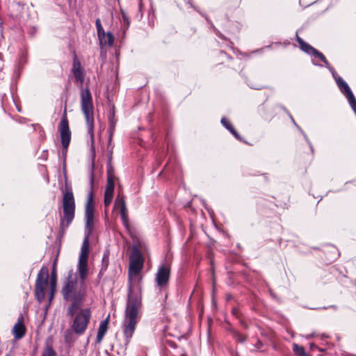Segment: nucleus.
I'll list each match as a JSON object with an SVG mask.
<instances>
[{"mask_svg":"<svg viewBox=\"0 0 356 356\" xmlns=\"http://www.w3.org/2000/svg\"><path fill=\"white\" fill-rule=\"evenodd\" d=\"M129 260V276H136L142 270L144 264L143 254L136 245L132 248Z\"/></svg>","mask_w":356,"mask_h":356,"instance_id":"obj_7","label":"nucleus"},{"mask_svg":"<svg viewBox=\"0 0 356 356\" xmlns=\"http://www.w3.org/2000/svg\"><path fill=\"white\" fill-rule=\"evenodd\" d=\"M170 277V266L165 263L161 264L159 266L157 273L155 275V282L156 286L161 289L165 288L169 282Z\"/></svg>","mask_w":356,"mask_h":356,"instance_id":"obj_9","label":"nucleus"},{"mask_svg":"<svg viewBox=\"0 0 356 356\" xmlns=\"http://www.w3.org/2000/svg\"><path fill=\"white\" fill-rule=\"evenodd\" d=\"M115 123L116 122L114 120L113 115L112 118H111L109 119V128H108V131H110V135L111 134L112 136H113V132L114 131V129H115Z\"/></svg>","mask_w":356,"mask_h":356,"instance_id":"obj_33","label":"nucleus"},{"mask_svg":"<svg viewBox=\"0 0 356 356\" xmlns=\"http://www.w3.org/2000/svg\"><path fill=\"white\" fill-rule=\"evenodd\" d=\"M113 147L114 146L112 144V136L111 134L109 136L108 143V147H107L108 161H112V155H113Z\"/></svg>","mask_w":356,"mask_h":356,"instance_id":"obj_27","label":"nucleus"},{"mask_svg":"<svg viewBox=\"0 0 356 356\" xmlns=\"http://www.w3.org/2000/svg\"><path fill=\"white\" fill-rule=\"evenodd\" d=\"M85 218H86V226H85V234L90 235L93 229V221H94V207L92 204V191L90 190L88 195L87 203L85 207Z\"/></svg>","mask_w":356,"mask_h":356,"instance_id":"obj_8","label":"nucleus"},{"mask_svg":"<svg viewBox=\"0 0 356 356\" xmlns=\"http://www.w3.org/2000/svg\"><path fill=\"white\" fill-rule=\"evenodd\" d=\"M41 356H56V353L51 345H46Z\"/></svg>","mask_w":356,"mask_h":356,"instance_id":"obj_24","label":"nucleus"},{"mask_svg":"<svg viewBox=\"0 0 356 356\" xmlns=\"http://www.w3.org/2000/svg\"><path fill=\"white\" fill-rule=\"evenodd\" d=\"M312 56L313 57H314L316 58H318L320 60H321L325 64V66L326 67H330V63L327 60V59L325 57V56L321 52L318 51L317 49L314 50V51L313 52V54Z\"/></svg>","mask_w":356,"mask_h":356,"instance_id":"obj_23","label":"nucleus"},{"mask_svg":"<svg viewBox=\"0 0 356 356\" xmlns=\"http://www.w3.org/2000/svg\"><path fill=\"white\" fill-rule=\"evenodd\" d=\"M115 183L113 177H107V183L104 193L113 194L114 193Z\"/></svg>","mask_w":356,"mask_h":356,"instance_id":"obj_22","label":"nucleus"},{"mask_svg":"<svg viewBox=\"0 0 356 356\" xmlns=\"http://www.w3.org/2000/svg\"><path fill=\"white\" fill-rule=\"evenodd\" d=\"M113 195L104 193V204L106 207L110 205L113 200Z\"/></svg>","mask_w":356,"mask_h":356,"instance_id":"obj_30","label":"nucleus"},{"mask_svg":"<svg viewBox=\"0 0 356 356\" xmlns=\"http://www.w3.org/2000/svg\"><path fill=\"white\" fill-rule=\"evenodd\" d=\"M312 337V335L309 334V335H307V339H310Z\"/></svg>","mask_w":356,"mask_h":356,"instance_id":"obj_41","label":"nucleus"},{"mask_svg":"<svg viewBox=\"0 0 356 356\" xmlns=\"http://www.w3.org/2000/svg\"><path fill=\"white\" fill-rule=\"evenodd\" d=\"M63 216L60 219V232L63 234L75 216V201L71 188H66L63 197Z\"/></svg>","mask_w":356,"mask_h":356,"instance_id":"obj_4","label":"nucleus"},{"mask_svg":"<svg viewBox=\"0 0 356 356\" xmlns=\"http://www.w3.org/2000/svg\"><path fill=\"white\" fill-rule=\"evenodd\" d=\"M55 291L56 288H50V291L48 293V299L49 302L53 300Z\"/></svg>","mask_w":356,"mask_h":356,"instance_id":"obj_34","label":"nucleus"},{"mask_svg":"<svg viewBox=\"0 0 356 356\" xmlns=\"http://www.w3.org/2000/svg\"><path fill=\"white\" fill-rule=\"evenodd\" d=\"M56 275L54 270L51 273L50 279V288H56Z\"/></svg>","mask_w":356,"mask_h":356,"instance_id":"obj_31","label":"nucleus"},{"mask_svg":"<svg viewBox=\"0 0 356 356\" xmlns=\"http://www.w3.org/2000/svg\"><path fill=\"white\" fill-rule=\"evenodd\" d=\"M48 277L49 269L43 266L38 273L35 284V296L40 303L44 300V289L48 284Z\"/></svg>","mask_w":356,"mask_h":356,"instance_id":"obj_6","label":"nucleus"},{"mask_svg":"<svg viewBox=\"0 0 356 356\" xmlns=\"http://www.w3.org/2000/svg\"><path fill=\"white\" fill-rule=\"evenodd\" d=\"M90 235H87V234H85V237L82 243L81 252L79 259L86 260H88V255L90 252Z\"/></svg>","mask_w":356,"mask_h":356,"instance_id":"obj_15","label":"nucleus"},{"mask_svg":"<svg viewBox=\"0 0 356 356\" xmlns=\"http://www.w3.org/2000/svg\"><path fill=\"white\" fill-rule=\"evenodd\" d=\"M114 172L113 167L111 165V161H108L107 163V177H113L114 178Z\"/></svg>","mask_w":356,"mask_h":356,"instance_id":"obj_32","label":"nucleus"},{"mask_svg":"<svg viewBox=\"0 0 356 356\" xmlns=\"http://www.w3.org/2000/svg\"><path fill=\"white\" fill-rule=\"evenodd\" d=\"M72 72L76 81L81 83V109L86 120L87 132L90 136L91 147H94V106L92 97L90 90L84 88L83 83L85 79V74L80 61L75 58L73 60Z\"/></svg>","mask_w":356,"mask_h":356,"instance_id":"obj_1","label":"nucleus"},{"mask_svg":"<svg viewBox=\"0 0 356 356\" xmlns=\"http://www.w3.org/2000/svg\"><path fill=\"white\" fill-rule=\"evenodd\" d=\"M336 83L341 92L346 96L352 109L356 108V99L348 83L341 77L336 78Z\"/></svg>","mask_w":356,"mask_h":356,"instance_id":"obj_11","label":"nucleus"},{"mask_svg":"<svg viewBox=\"0 0 356 356\" xmlns=\"http://www.w3.org/2000/svg\"><path fill=\"white\" fill-rule=\"evenodd\" d=\"M332 74V76L334 78V79L336 80V78H337L338 74H337V72H335V70H333L332 72H331Z\"/></svg>","mask_w":356,"mask_h":356,"instance_id":"obj_36","label":"nucleus"},{"mask_svg":"<svg viewBox=\"0 0 356 356\" xmlns=\"http://www.w3.org/2000/svg\"><path fill=\"white\" fill-rule=\"evenodd\" d=\"M293 351L298 356H307L303 346H299L296 343L293 344Z\"/></svg>","mask_w":356,"mask_h":356,"instance_id":"obj_25","label":"nucleus"},{"mask_svg":"<svg viewBox=\"0 0 356 356\" xmlns=\"http://www.w3.org/2000/svg\"><path fill=\"white\" fill-rule=\"evenodd\" d=\"M313 64L315 65H318V64L317 63H316L314 60L312 61Z\"/></svg>","mask_w":356,"mask_h":356,"instance_id":"obj_39","label":"nucleus"},{"mask_svg":"<svg viewBox=\"0 0 356 356\" xmlns=\"http://www.w3.org/2000/svg\"><path fill=\"white\" fill-rule=\"evenodd\" d=\"M95 25H96V28H97V36L98 37H101V36H103V35L104 34V30L102 26V23H101V20L100 19L97 18L96 20H95Z\"/></svg>","mask_w":356,"mask_h":356,"instance_id":"obj_28","label":"nucleus"},{"mask_svg":"<svg viewBox=\"0 0 356 356\" xmlns=\"http://www.w3.org/2000/svg\"><path fill=\"white\" fill-rule=\"evenodd\" d=\"M140 307L141 299L138 296L132 293L131 284H130L124 319L122 325L126 348L131 341L136 330V325L140 318Z\"/></svg>","mask_w":356,"mask_h":356,"instance_id":"obj_2","label":"nucleus"},{"mask_svg":"<svg viewBox=\"0 0 356 356\" xmlns=\"http://www.w3.org/2000/svg\"><path fill=\"white\" fill-rule=\"evenodd\" d=\"M297 37V42H298L300 45V48L302 51L307 53V54L312 55L313 52L316 49L313 47H312L310 44L305 42L301 38H300L298 35Z\"/></svg>","mask_w":356,"mask_h":356,"instance_id":"obj_18","label":"nucleus"},{"mask_svg":"<svg viewBox=\"0 0 356 356\" xmlns=\"http://www.w3.org/2000/svg\"><path fill=\"white\" fill-rule=\"evenodd\" d=\"M90 182H91V184H93V177H92V175L91 176Z\"/></svg>","mask_w":356,"mask_h":356,"instance_id":"obj_38","label":"nucleus"},{"mask_svg":"<svg viewBox=\"0 0 356 356\" xmlns=\"http://www.w3.org/2000/svg\"><path fill=\"white\" fill-rule=\"evenodd\" d=\"M25 333L26 327L24 325V317L20 315L13 327V334L16 339H20L25 335Z\"/></svg>","mask_w":356,"mask_h":356,"instance_id":"obj_13","label":"nucleus"},{"mask_svg":"<svg viewBox=\"0 0 356 356\" xmlns=\"http://www.w3.org/2000/svg\"><path fill=\"white\" fill-rule=\"evenodd\" d=\"M75 332L72 329H67L64 332V341L65 343L71 346L74 342L76 340V337L75 336Z\"/></svg>","mask_w":356,"mask_h":356,"instance_id":"obj_20","label":"nucleus"},{"mask_svg":"<svg viewBox=\"0 0 356 356\" xmlns=\"http://www.w3.org/2000/svg\"><path fill=\"white\" fill-rule=\"evenodd\" d=\"M232 313H233L234 314H236V309H233Z\"/></svg>","mask_w":356,"mask_h":356,"instance_id":"obj_40","label":"nucleus"},{"mask_svg":"<svg viewBox=\"0 0 356 356\" xmlns=\"http://www.w3.org/2000/svg\"><path fill=\"white\" fill-rule=\"evenodd\" d=\"M115 207H118L120 209V218L122 220V225L127 229H129V222L128 211L126 206L125 198L123 195L120 194L117 196L115 201Z\"/></svg>","mask_w":356,"mask_h":356,"instance_id":"obj_12","label":"nucleus"},{"mask_svg":"<svg viewBox=\"0 0 356 356\" xmlns=\"http://www.w3.org/2000/svg\"><path fill=\"white\" fill-rule=\"evenodd\" d=\"M109 321V316L103 321L100 323V325L98 328V332L96 337V341L97 343H101L102 341L105 334L108 330V324Z\"/></svg>","mask_w":356,"mask_h":356,"instance_id":"obj_16","label":"nucleus"},{"mask_svg":"<svg viewBox=\"0 0 356 356\" xmlns=\"http://www.w3.org/2000/svg\"><path fill=\"white\" fill-rule=\"evenodd\" d=\"M77 270L81 282H83L87 277L88 272V260L79 259Z\"/></svg>","mask_w":356,"mask_h":356,"instance_id":"obj_14","label":"nucleus"},{"mask_svg":"<svg viewBox=\"0 0 356 356\" xmlns=\"http://www.w3.org/2000/svg\"><path fill=\"white\" fill-rule=\"evenodd\" d=\"M230 332L234 337V339L240 343H244L246 340V337L241 334H240L238 332L232 329L230 330Z\"/></svg>","mask_w":356,"mask_h":356,"instance_id":"obj_26","label":"nucleus"},{"mask_svg":"<svg viewBox=\"0 0 356 356\" xmlns=\"http://www.w3.org/2000/svg\"><path fill=\"white\" fill-rule=\"evenodd\" d=\"M58 129L62 146L64 149L67 150L71 140V131L70 130L69 122L65 113L63 115L60 120Z\"/></svg>","mask_w":356,"mask_h":356,"instance_id":"obj_10","label":"nucleus"},{"mask_svg":"<svg viewBox=\"0 0 356 356\" xmlns=\"http://www.w3.org/2000/svg\"><path fill=\"white\" fill-rule=\"evenodd\" d=\"M222 124L237 139L241 140V137L237 131L234 128L232 123L225 117L222 118L220 120Z\"/></svg>","mask_w":356,"mask_h":356,"instance_id":"obj_19","label":"nucleus"},{"mask_svg":"<svg viewBox=\"0 0 356 356\" xmlns=\"http://www.w3.org/2000/svg\"><path fill=\"white\" fill-rule=\"evenodd\" d=\"M327 69H328L331 72H332V71H333V70H334L333 69V67H331L330 65V67H327Z\"/></svg>","mask_w":356,"mask_h":356,"instance_id":"obj_37","label":"nucleus"},{"mask_svg":"<svg viewBox=\"0 0 356 356\" xmlns=\"http://www.w3.org/2000/svg\"><path fill=\"white\" fill-rule=\"evenodd\" d=\"M79 309L72 325V329L79 336L84 334L91 317V311L89 308Z\"/></svg>","mask_w":356,"mask_h":356,"instance_id":"obj_5","label":"nucleus"},{"mask_svg":"<svg viewBox=\"0 0 356 356\" xmlns=\"http://www.w3.org/2000/svg\"><path fill=\"white\" fill-rule=\"evenodd\" d=\"M109 256H110V252L108 250H106L104 252L102 259V264H101V269L99 273V275H102L108 268V264H109Z\"/></svg>","mask_w":356,"mask_h":356,"instance_id":"obj_21","label":"nucleus"},{"mask_svg":"<svg viewBox=\"0 0 356 356\" xmlns=\"http://www.w3.org/2000/svg\"><path fill=\"white\" fill-rule=\"evenodd\" d=\"M98 39L101 46L111 47L113 44L114 42V35L110 31H108L107 33L104 32L103 36L98 37Z\"/></svg>","mask_w":356,"mask_h":356,"instance_id":"obj_17","label":"nucleus"},{"mask_svg":"<svg viewBox=\"0 0 356 356\" xmlns=\"http://www.w3.org/2000/svg\"><path fill=\"white\" fill-rule=\"evenodd\" d=\"M289 118H291V121L293 122V123L294 124V125L300 131V132L303 134L305 140H307V142L310 145V147H311V149L313 151V147L310 143V141L309 140L308 138H307V136L304 133V131L302 130V129L296 124V122H295L293 118L292 117V115L289 113Z\"/></svg>","mask_w":356,"mask_h":356,"instance_id":"obj_29","label":"nucleus"},{"mask_svg":"<svg viewBox=\"0 0 356 356\" xmlns=\"http://www.w3.org/2000/svg\"><path fill=\"white\" fill-rule=\"evenodd\" d=\"M262 346H263V343L260 341H258L257 343L255 344V347L257 349H261Z\"/></svg>","mask_w":356,"mask_h":356,"instance_id":"obj_35","label":"nucleus"},{"mask_svg":"<svg viewBox=\"0 0 356 356\" xmlns=\"http://www.w3.org/2000/svg\"><path fill=\"white\" fill-rule=\"evenodd\" d=\"M61 292L65 300L72 302L67 314L72 316L81 307L83 301V293L79 288L77 277L72 271L68 273Z\"/></svg>","mask_w":356,"mask_h":356,"instance_id":"obj_3","label":"nucleus"}]
</instances>
